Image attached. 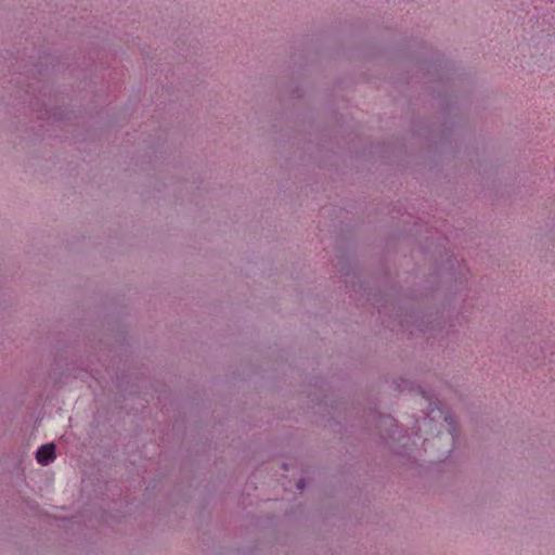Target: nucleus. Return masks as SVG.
Returning <instances> with one entry per match:
<instances>
[{
    "instance_id": "nucleus-1",
    "label": "nucleus",
    "mask_w": 555,
    "mask_h": 555,
    "mask_svg": "<svg viewBox=\"0 0 555 555\" xmlns=\"http://www.w3.org/2000/svg\"><path fill=\"white\" fill-rule=\"evenodd\" d=\"M36 459L38 463L41 465H48L55 459V449L53 444H43L41 446L36 454Z\"/></svg>"
},
{
    "instance_id": "nucleus-2",
    "label": "nucleus",
    "mask_w": 555,
    "mask_h": 555,
    "mask_svg": "<svg viewBox=\"0 0 555 555\" xmlns=\"http://www.w3.org/2000/svg\"><path fill=\"white\" fill-rule=\"evenodd\" d=\"M297 487H298V489L301 490L304 488V481L299 480Z\"/></svg>"
}]
</instances>
